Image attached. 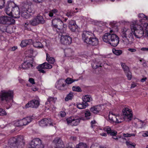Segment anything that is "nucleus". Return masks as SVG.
<instances>
[{
  "label": "nucleus",
  "instance_id": "obj_48",
  "mask_svg": "<svg viewBox=\"0 0 148 148\" xmlns=\"http://www.w3.org/2000/svg\"><path fill=\"white\" fill-rule=\"evenodd\" d=\"M58 115L62 117H63L66 115V113L64 111H61L59 113Z\"/></svg>",
  "mask_w": 148,
  "mask_h": 148
},
{
  "label": "nucleus",
  "instance_id": "obj_22",
  "mask_svg": "<svg viewBox=\"0 0 148 148\" xmlns=\"http://www.w3.org/2000/svg\"><path fill=\"white\" fill-rule=\"evenodd\" d=\"M102 109V106L99 105L92 107L90 109V110L93 113L98 114L100 112Z\"/></svg>",
  "mask_w": 148,
  "mask_h": 148
},
{
  "label": "nucleus",
  "instance_id": "obj_20",
  "mask_svg": "<svg viewBox=\"0 0 148 148\" xmlns=\"http://www.w3.org/2000/svg\"><path fill=\"white\" fill-rule=\"evenodd\" d=\"M15 6L12 9L11 16L14 18H18L20 17V9L18 6L16 4Z\"/></svg>",
  "mask_w": 148,
  "mask_h": 148
},
{
  "label": "nucleus",
  "instance_id": "obj_37",
  "mask_svg": "<svg viewBox=\"0 0 148 148\" xmlns=\"http://www.w3.org/2000/svg\"><path fill=\"white\" fill-rule=\"evenodd\" d=\"M50 107L49 106L47 105L46 106V109L45 110H49L50 111H51L52 112H55L56 110V108L53 105H50Z\"/></svg>",
  "mask_w": 148,
  "mask_h": 148
},
{
  "label": "nucleus",
  "instance_id": "obj_49",
  "mask_svg": "<svg viewBox=\"0 0 148 148\" xmlns=\"http://www.w3.org/2000/svg\"><path fill=\"white\" fill-rule=\"evenodd\" d=\"M29 82L30 83L32 84H35V82L34 81V79L32 78H30L28 80Z\"/></svg>",
  "mask_w": 148,
  "mask_h": 148
},
{
  "label": "nucleus",
  "instance_id": "obj_45",
  "mask_svg": "<svg viewBox=\"0 0 148 148\" xmlns=\"http://www.w3.org/2000/svg\"><path fill=\"white\" fill-rule=\"evenodd\" d=\"M138 17L141 18V19H143L145 18V19L148 20V16H145V14H144L143 13H140L138 15Z\"/></svg>",
  "mask_w": 148,
  "mask_h": 148
},
{
  "label": "nucleus",
  "instance_id": "obj_23",
  "mask_svg": "<svg viewBox=\"0 0 148 148\" xmlns=\"http://www.w3.org/2000/svg\"><path fill=\"white\" fill-rule=\"evenodd\" d=\"M92 67L94 69H99L100 70L103 64L101 62L98 60H96L95 62H93L92 64Z\"/></svg>",
  "mask_w": 148,
  "mask_h": 148
},
{
  "label": "nucleus",
  "instance_id": "obj_42",
  "mask_svg": "<svg viewBox=\"0 0 148 148\" xmlns=\"http://www.w3.org/2000/svg\"><path fill=\"white\" fill-rule=\"evenodd\" d=\"M72 89L73 91L77 92H81L82 90L80 87L78 86H73Z\"/></svg>",
  "mask_w": 148,
  "mask_h": 148
},
{
  "label": "nucleus",
  "instance_id": "obj_8",
  "mask_svg": "<svg viewBox=\"0 0 148 148\" xmlns=\"http://www.w3.org/2000/svg\"><path fill=\"white\" fill-rule=\"evenodd\" d=\"M44 146L41 144V140L38 138L32 140L28 145V148H43Z\"/></svg>",
  "mask_w": 148,
  "mask_h": 148
},
{
  "label": "nucleus",
  "instance_id": "obj_63",
  "mask_svg": "<svg viewBox=\"0 0 148 148\" xmlns=\"http://www.w3.org/2000/svg\"><path fill=\"white\" fill-rule=\"evenodd\" d=\"M143 66H147V64L145 62H144L143 63Z\"/></svg>",
  "mask_w": 148,
  "mask_h": 148
},
{
  "label": "nucleus",
  "instance_id": "obj_46",
  "mask_svg": "<svg viewBox=\"0 0 148 148\" xmlns=\"http://www.w3.org/2000/svg\"><path fill=\"white\" fill-rule=\"evenodd\" d=\"M5 3V0H0V9L4 7Z\"/></svg>",
  "mask_w": 148,
  "mask_h": 148
},
{
  "label": "nucleus",
  "instance_id": "obj_34",
  "mask_svg": "<svg viewBox=\"0 0 148 148\" xmlns=\"http://www.w3.org/2000/svg\"><path fill=\"white\" fill-rule=\"evenodd\" d=\"M33 46L35 48L40 49L43 47L42 44L39 41H36L33 43Z\"/></svg>",
  "mask_w": 148,
  "mask_h": 148
},
{
  "label": "nucleus",
  "instance_id": "obj_18",
  "mask_svg": "<svg viewBox=\"0 0 148 148\" xmlns=\"http://www.w3.org/2000/svg\"><path fill=\"white\" fill-rule=\"evenodd\" d=\"M16 4L13 1L8 2V5L5 9L6 14L8 15L11 16L12 14V9L14 7L16 6Z\"/></svg>",
  "mask_w": 148,
  "mask_h": 148
},
{
  "label": "nucleus",
  "instance_id": "obj_60",
  "mask_svg": "<svg viewBox=\"0 0 148 148\" xmlns=\"http://www.w3.org/2000/svg\"><path fill=\"white\" fill-rule=\"evenodd\" d=\"M146 79L147 78L146 77H144L140 80V81L141 82H144L146 80Z\"/></svg>",
  "mask_w": 148,
  "mask_h": 148
},
{
  "label": "nucleus",
  "instance_id": "obj_12",
  "mask_svg": "<svg viewBox=\"0 0 148 148\" xmlns=\"http://www.w3.org/2000/svg\"><path fill=\"white\" fill-rule=\"evenodd\" d=\"M15 23V20L10 17L5 16L0 17V24L10 25Z\"/></svg>",
  "mask_w": 148,
  "mask_h": 148
},
{
  "label": "nucleus",
  "instance_id": "obj_13",
  "mask_svg": "<svg viewBox=\"0 0 148 148\" xmlns=\"http://www.w3.org/2000/svg\"><path fill=\"white\" fill-rule=\"evenodd\" d=\"M45 20L41 16H38L29 21V24L32 26H36L40 23L44 24Z\"/></svg>",
  "mask_w": 148,
  "mask_h": 148
},
{
  "label": "nucleus",
  "instance_id": "obj_15",
  "mask_svg": "<svg viewBox=\"0 0 148 148\" xmlns=\"http://www.w3.org/2000/svg\"><path fill=\"white\" fill-rule=\"evenodd\" d=\"M38 124L42 127H44L48 125L53 126L56 123L50 119H44L38 121Z\"/></svg>",
  "mask_w": 148,
  "mask_h": 148
},
{
  "label": "nucleus",
  "instance_id": "obj_57",
  "mask_svg": "<svg viewBox=\"0 0 148 148\" xmlns=\"http://www.w3.org/2000/svg\"><path fill=\"white\" fill-rule=\"evenodd\" d=\"M96 122L95 120H93L91 121V124L92 126L93 127V126H94V124L96 123Z\"/></svg>",
  "mask_w": 148,
  "mask_h": 148
},
{
  "label": "nucleus",
  "instance_id": "obj_5",
  "mask_svg": "<svg viewBox=\"0 0 148 148\" xmlns=\"http://www.w3.org/2000/svg\"><path fill=\"white\" fill-rule=\"evenodd\" d=\"M25 143L22 137L16 136L10 138L8 145L11 148H23Z\"/></svg>",
  "mask_w": 148,
  "mask_h": 148
},
{
  "label": "nucleus",
  "instance_id": "obj_14",
  "mask_svg": "<svg viewBox=\"0 0 148 148\" xmlns=\"http://www.w3.org/2000/svg\"><path fill=\"white\" fill-rule=\"evenodd\" d=\"M123 116L125 119L127 121H130L132 118L133 114L132 110L128 108H124L122 110Z\"/></svg>",
  "mask_w": 148,
  "mask_h": 148
},
{
  "label": "nucleus",
  "instance_id": "obj_41",
  "mask_svg": "<svg viewBox=\"0 0 148 148\" xmlns=\"http://www.w3.org/2000/svg\"><path fill=\"white\" fill-rule=\"evenodd\" d=\"M113 53L115 55L119 56L122 53V51L121 50L113 49L112 50Z\"/></svg>",
  "mask_w": 148,
  "mask_h": 148
},
{
  "label": "nucleus",
  "instance_id": "obj_35",
  "mask_svg": "<svg viewBox=\"0 0 148 148\" xmlns=\"http://www.w3.org/2000/svg\"><path fill=\"white\" fill-rule=\"evenodd\" d=\"M126 144L127 146L130 148H135L136 144L129 140L127 141L126 142Z\"/></svg>",
  "mask_w": 148,
  "mask_h": 148
},
{
  "label": "nucleus",
  "instance_id": "obj_1",
  "mask_svg": "<svg viewBox=\"0 0 148 148\" xmlns=\"http://www.w3.org/2000/svg\"><path fill=\"white\" fill-rule=\"evenodd\" d=\"M144 29L140 25H137L136 22L131 24L130 29H123L121 32V36L123 40L126 43L131 44L134 40V35L137 38H140L144 36L148 37V24H145Z\"/></svg>",
  "mask_w": 148,
  "mask_h": 148
},
{
  "label": "nucleus",
  "instance_id": "obj_29",
  "mask_svg": "<svg viewBox=\"0 0 148 148\" xmlns=\"http://www.w3.org/2000/svg\"><path fill=\"white\" fill-rule=\"evenodd\" d=\"M27 10L25 8L23 9L21 12L22 17L26 18H28L29 16V14L28 13Z\"/></svg>",
  "mask_w": 148,
  "mask_h": 148
},
{
  "label": "nucleus",
  "instance_id": "obj_27",
  "mask_svg": "<svg viewBox=\"0 0 148 148\" xmlns=\"http://www.w3.org/2000/svg\"><path fill=\"white\" fill-rule=\"evenodd\" d=\"M121 64L125 73L127 74H130L131 73L129 67L126 65L125 63L121 62Z\"/></svg>",
  "mask_w": 148,
  "mask_h": 148
},
{
  "label": "nucleus",
  "instance_id": "obj_28",
  "mask_svg": "<svg viewBox=\"0 0 148 148\" xmlns=\"http://www.w3.org/2000/svg\"><path fill=\"white\" fill-rule=\"evenodd\" d=\"M76 24L75 22L73 21H70L69 23V27L70 29L73 32L75 31L76 27Z\"/></svg>",
  "mask_w": 148,
  "mask_h": 148
},
{
  "label": "nucleus",
  "instance_id": "obj_11",
  "mask_svg": "<svg viewBox=\"0 0 148 148\" xmlns=\"http://www.w3.org/2000/svg\"><path fill=\"white\" fill-rule=\"evenodd\" d=\"M40 101L39 99L37 97L35 99L29 101L25 106L23 107V108H27L29 107L36 108L40 105Z\"/></svg>",
  "mask_w": 148,
  "mask_h": 148
},
{
  "label": "nucleus",
  "instance_id": "obj_3",
  "mask_svg": "<svg viewBox=\"0 0 148 148\" xmlns=\"http://www.w3.org/2000/svg\"><path fill=\"white\" fill-rule=\"evenodd\" d=\"M14 95L13 91L10 90H3L0 92V100L1 101H5L6 104L8 106V107L5 105L7 109H9L11 106V103L13 101Z\"/></svg>",
  "mask_w": 148,
  "mask_h": 148
},
{
  "label": "nucleus",
  "instance_id": "obj_55",
  "mask_svg": "<svg viewBox=\"0 0 148 148\" xmlns=\"http://www.w3.org/2000/svg\"><path fill=\"white\" fill-rule=\"evenodd\" d=\"M143 51H148V48L143 47L141 49Z\"/></svg>",
  "mask_w": 148,
  "mask_h": 148
},
{
  "label": "nucleus",
  "instance_id": "obj_25",
  "mask_svg": "<svg viewBox=\"0 0 148 148\" xmlns=\"http://www.w3.org/2000/svg\"><path fill=\"white\" fill-rule=\"evenodd\" d=\"M91 114V113L89 110H86L84 112L85 116L81 117V119L83 121H86L90 119Z\"/></svg>",
  "mask_w": 148,
  "mask_h": 148
},
{
  "label": "nucleus",
  "instance_id": "obj_9",
  "mask_svg": "<svg viewBox=\"0 0 148 148\" xmlns=\"http://www.w3.org/2000/svg\"><path fill=\"white\" fill-rule=\"evenodd\" d=\"M97 129V131L100 134L103 136H106L107 134L105 133H102V132L103 131L104 132H107V133L110 134L111 135H116L117 133V132L116 131L112 130L108 126L105 127L103 130L100 127H98Z\"/></svg>",
  "mask_w": 148,
  "mask_h": 148
},
{
  "label": "nucleus",
  "instance_id": "obj_44",
  "mask_svg": "<svg viewBox=\"0 0 148 148\" xmlns=\"http://www.w3.org/2000/svg\"><path fill=\"white\" fill-rule=\"evenodd\" d=\"M7 115V113L3 109L0 108V116H4Z\"/></svg>",
  "mask_w": 148,
  "mask_h": 148
},
{
  "label": "nucleus",
  "instance_id": "obj_43",
  "mask_svg": "<svg viewBox=\"0 0 148 148\" xmlns=\"http://www.w3.org/2000/svg\"><path fill=\"white\" fill-rule=\"evenodd\" d=\"M77 80H73L71 78H67L65 80V82H66V84H72L73 82Z\"/></svg>",
  "mask_w": 148,
  "mask_h": 148
},
{
  "label": "nucleus",
  "instance_id": "obj_4",
  "mask_svg": "<svg viewBox=\"0 0 148 148\" xmlns=\"http://www.w3.org/2000/svg\"><path fill=\"white\" fill-rule=\"evenodd\" d=\"M102 38L104 42L113 47L117 46L119 41V38L117 35L109 33H105L103 36Z\"/></svg>",
  "mask_w": 148,
  "mask_h": 148
},
{
  "label": "nucleus",
  "instance_id": "obj_19",
  "mask_svg": "<svg viewBox=\"0 0 148 148\" xmlns=\"http://www.w3.org/2000/svg\"><path fill=\"white\" fill-rule=\"evenodd\" d=\"M52 67V66L51 65L47 62H45L42 64L39 65L37 67V69L40 73H45V71L43 69H50Z\"/></svg>",
  "mask_w": 148,
  "mask_h": 148
},
{
  "label": "nucleus",
  "instance_id": "obj_59",
  "mask_svg": "<svg viewBox=\"0 0 148 148\" xmlns=\"http://www.w3.org/2000/svg\"><path fill=\"white\" fill-rule=\"evenodd\" d=\"M70 139L71 140L74 141L76 140V137L71 136L70 138Z\"/></svg>",
  "mask_w": 148,
  "mask_h": 148
},
{
  "label": "nucleus",
  "instance_id": "obj_47",
  "mask_svg": "<svg viewBox=\"0 0 148 148\" xmlns=\"http://www.w3.org/2000/svg\"><path fill=\"white\" fill-rule=\"evenodd\" d=\"M123 136L125 137H130L131 136H135V134H128V133H126V134H123Z\"/></svg>",
  "mask_w": 148,
  "mask_h": 148
},
{
  "label": "nucleus",
  "instance_id": "obj_10",
  "mask_svg": "<svg viewBox=\"0 0 148 148\" xmlns=\"http://www.w3.org/2000/svg\"><path fill=\"white\" fill-rule=\"evenodd\" d=\"M81 117L78 115H74L66 119L67 123L71 125L76 126L79 123Z\"/></svg>",
  "mask_w": 148,
  "mask_h": 148
},
{
  "label": "nucleus",
  "instance_id": "obj_61",
  "mask_svg": "<svg viewBox=\"0 0 148 148\" xmlns=\"http://www.w3.org/2000/svg\"><path fill=\"white\" fill-rule=\"evenodd\" d=\"M116 135H112V136H113L112 138L115 140H117L118 139V138L116 136Z\"/></svg>",
  "mask_w": 148,
  "mask_h": 148
},
{
  "label": "nucleus",
  "instance_id": "obj_7",
  "mask_svg": "<svg viewBox=\"0 0 148 148\" xmlns=\"http://www.w3.org/2000/svg\"><path fill=\"white\" fill-rule=\"evenodd\" d=\"M52 26L53 29H57L59 30H64L66 27V25L64 24L62 21L58 18H54L52 20Z\"/></svg>",
  "mask_w": 148,
  "mask_h": 148
},
{
  "label": "nucleus",
  "instance_id": "obj_26",
  "mask_svg": "<svg viewBox=\"0 0 148 148\" xmlns=\"http://www.w3.org/2000/svg\"><path fill=\"white\" fill-rule=\"evenodd\" d=\"M32 42V40L31 39L25 40L21 42L20 45L22 47H25L27 45L31 44Z\"/></svg>",
  "mask_w": 148,
  "mask_h": 148
},
{
  "label": "nucleus",
  "instance_id": "obj_6",
  "mask_svg": "<svg viewBox=\"0 0 148 148\" xmlns=\"http://www.w3.org/2000/svg\"><path fill=\"white\" fill-rule=\"evenodd\" d=\"M109 121L111 123H119L123 121L125 119L123 115H116L112 112H110L109 115Z\"/></svg>",
  "mask_w": 148,
  "mask_h": 148
},
{
  "label": "nucleus",
  "instance_id": "obj_51",
  "mask_svg": "<svg viewBox=\"0 0 148 148\" xmlns=\"http://www.w3.org/2000/svg\"><path fill=\"white\" fill-rule=\"evenodd\" d=\"M128 51H130L131 52H135L136 51V50L134 48H129L128 49Z\"/></svg>",
  "mask_w": 148,
  "mask_h": 148
},
{
  "label": "nucleus",
  "instance_id": "obj_40",
  "mask_svg": "<svg viewBox=\"0 0 148 148\" xmlns=\"http://www.w3.org/2000/svg\"><path fill=\"white\" fill-rule=\"evenodd\" d=\"M73 94L72 92L70 93L65 98V100L66 101H68L69 100H71L73 97Z\"/></svg>",
  "mask_w": 148,
  "mask_h": 148
},
{
  "label": "nucleus",
  "instance_id": "obj_17",
  "mask_svg": "<svg viewBox=\"0 0 148 148\" xmlns=\"http://www.w3.org/2000/svg\"><path fill=\"white\" fill-rule=\"evenodd\" d=\"M61 42L64 45H68L70 44L72 42L71 38L69 35L62 34L61 37Z\"/></svg>",
  "mask_w": 148,
  "mask_h": 148
},
{
  "label": "nucleus",
  "instance_id": "obj_53",
  "mask_svg": "<svg viewBox=\"0 0 148 148\" xmlns=\"http://www.w3.org/2000/svg\"><path fill=\"white\" fill-rule=\"evenodd\" d=\"M136 83L133 82L131 84V88H133L136 87Z\"/></svg>",
  "mask_w": 148,
  "mask_h": 148
},
{
  "label": "nucleus",
  "instance_id": "obj_30",
  "mask_svg": "<svg viewBox=\"0 0 148 148\" xmlns=\"http://www.w3.org/2000/svg\"><path fill=\"white\" fill-rule=\"evenodd\" d=\"M82 99L83 101L86 103H87L88 102H90L92 100V98L91 96L88 95L83 96Z\"/></svg>",
  "mask_w": 148,
  "mask_h": 148
},
{
  "label": "nucleus",
  "instance_id": "obj_24",
  "mask_svg": "<svg viewBox=\"0 0 148 148\" xmlns=\"http://www.w3.org/2000/svg\"><path fill=\"white\" fill-rule=\"evenodd\" d=\"M34 118L33 116H27L22 119L23 125H25L31 122Z\"/></svg>",
  "mask_w": 148,
  "mask_h": 148
},
{
  "label": "nucleus",
  "instance_id": "obj_62",
  "mask_svg": "<svg viewBox=\"0 0 148 148\" xmlns=\"http://www.w3.org/2000/svg\"><path fill=\"white\" fill-rule=\"evenodd\" d=\"M67 2L69 3H72L73 1L72 0H68Z\"/></svg>",
  "mask_w": 148,
  "mask_h": 148
},
{
  "label": "nucleus",
  "instance_id": "obj_39",
  "mask_svg": "<svg viewBox=\"0 0 148 148\" xmlns=\"http://www.w3.org/2000/svg\"><path fill=\"white\" fill-rule=\"evenodd\" d=\"M87 145L83 143H80L76 145L75 148H86Z\"/></svg>",
  "mask_w": 148,
  "mask_h": 148
},
{
  "label": "nucleus",
  "instance_id": "obj_32",
  "mask_svg": "<svg viewBox=\"0 0 148 148\" xmlns=\"http://www.w3.org/2000/svg\"><path fill=\"white\" fill-rule=\"evenodd\" d=\"M88 105L87 103L82 102L81 103H77V107L80 109H84L88 106Z\"/></svg>",
  "mask_w": 148,
  "mask_h": 148
},
{
  "label": "nucleus",
  "instance_id": "obj_31",
  "mask_svg": "<svg viewBox=\"0 0 148 148\" xmlns=\"http://www.w3.org/2000/svg\"><path fill=\"white\" fill-rule=\"evenodd\" d=\"M57 98L54 97H49L47 99V101L45 103L46 105L49 106L51 105L52 103H55L56 101Z\"/></svg>",
  "mask_w": 148,
  "mask_h": 148
},
{
  "label": "nucleus",
  "instance_id": "obj_36",
  "mask_svg": "<svg viewBox=\"0 0 148 148\" xmlns=\"http://www.w3.org/2000/svg\"><path fill=\"white\" fill-rule=\"evenodd\" d=\"M58 12L57 10L56 9H53L51 10L49 12V16L53 18H54L55 16H54V14H56V13Z\"/></svg>",
  "mask_w": 148,
  "mask_h": 148
},
{
  "label": "nucleus",
  "instance_id": "obj_52",
  "mask_svg": "<svg viewBox=\"0 0 148 148\" xmlns=\"http://www.w3.org/2000/svg\"><path fill=\"white\" fill-rule=\"evenodd\" d=\"M142 136L144 137L148 136V131H145L144 133L142 134Z\"/></svg>",
  "mask_w": 148,
  "mask_h": 148
},
{
  "label": "nucleus",
  "instance_id": "obj_16",
  "mask_svg": "<svg viewBox=\"0 0 148 148\" xmlns=\"http://www.w3.org/2000/svg\"><path fill=\"white\" fill-rule=\"evenodd\" d=\"M65 80L63 79H60L58 80L55 84L56 88L61 90H65L67 89V85L64 83Z\"/></svg>",
  "mask_w": 148,
  "mask_h": 148
},
{
  "label": "nucleus",
  "instance_id": "obj_56",
  "mask_svg": "<svg viewBox=\"0 0 148 148\" xmlns=\"http://www.w3.org/2000/svg\"><path fill=\"white\" fill-rule=\"evenodd\" d=\"M127 77L128 80H130L132 78L131 75H127Z\"/></svg>",
  "mask_w": 148,
  "mask_h": 148
},
{
  "label": "nucleus",
  "instance_id": "obj_38",
  "mask_svg": "<svg viewBox=\"0 0 148 148\" xmlns=\"http://www.w3.org/2000/svg\"><path fill=\"white\" fill-rule=\"evenodd\" d=\"M21 119L16 120L14 121V124L16 126H21L23 125Z\"/></svg>",
  "mask_w": 148,
  "mask_h": 148
},
{
  "label": "nucleus",
  "instance_id": "obj_33",
  "mask_svg": "<svg viewBox=\"0 0 148 148\" xmlns=\"http://www.w3.org/2000/svg\"><path fill=\"white\" fill-rule=\"evenodd\" d=\"M46 60L49 63L51 64H53L55 62L54 58L51 57L47 53L46 54Z\"/></svg>",
  "mask_w": 148,
  "mask_h": 148
},
{
  "label": "nucleus",
  "instance_id": "obj_64",
  "mask_svg": "<svg viewBox=\"0 0 148 148\" xmlns=\"http://www.w3.org/2000/svg\"><path fill=\"white\" fill-rule=\"evenodd\" d=\"M28 25V23H26L25 24L24 26L25 27H26Z\"/></svg>",
  "mask_w": 148,
  "mask_h": 148
},
{
  "label": "nucleus",
  "instance_id": "obj_2",
  "mask_svg": "<svg viewBox=\"0 0 148 148\" xmlns=\"http://www.w3.org/2000/svg\"><path fill=\"white\" fill-rule=\"evenodd\" d=\"M82 37L84 42L88 45L96 46L98 44V39L92 32L84 31L82 34Z\"/></svg>",
  "mask_w": 148,
  "mask_h": 148
},
{
  "label": "nucleus",
  "instance_id": "obj_50",
  "mask_svg": "<svg viewBox=\"0 0 148 148\" xmlns=\"http://www.w3.org/2000/svg\"><path fill=\"white\" fill-rule=\"evenodd\" d=\"M17 49V47L16 46H13V47H11L10 48V50L12 51H15Z\"/></svg>",
  "mask_w": 148,
  "mask_h": 148
},
{
  "label": "nucleus",
  "instance_id": "obj_21",
  "mask_svg": "<svg viewBox=\"0 0 148 148\" xmlns=\"http://www.w3.org/2000/svg\"><path fill=\"white\" fill-rule=\"evenodd\" d=\"M32 62L33 61L32 60L29 62L26 61L23 63L21 65L19 66V68L26 69L28 68H32L33 66Z\"/></svg>",
  "mask_w": 148,
  "mask_h": 148
},
{
  "label": "nucleus",
  "instance_id": "obj_54",
  "mask_svg": "<svg viewBox=\"0 0 148 148\" xmlns=\"http://www.w3.org/2000/svg\"><path fill=\"white\" fill-rule=\"evenodd\" d=\"M28 53H29L31 54H32L33 53L34 51L33 49H30L28 50Z\"/></svg>",
  "mask_w": 148,
  "mask_h": 148
},
{
  "label": "nucleus",
  "instance_id": "obj_58",
  "mask_svg": "<svg viewBox=\"0 0 148 148\" xmlns=\"http://www.w3.org/2000/svg\"><path fill=\"white\" fill-rule=\"evenodd\" d=\"M38 90V88L36 87H34L32 88V90L33 91H37Z\"/></svg>",
  "mask_w": 148,
  "mask_h": 148
}]
</instances>
